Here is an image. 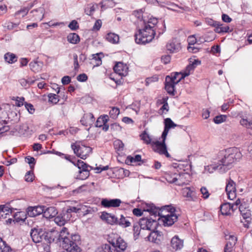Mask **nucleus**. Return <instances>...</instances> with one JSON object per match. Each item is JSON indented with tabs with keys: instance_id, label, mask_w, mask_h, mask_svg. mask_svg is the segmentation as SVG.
I'll use <instances>...</instances> for the list:
<instances>
[{
	"instance_id": "obj_1",
	"label": "nucleus",
	"mask_w": 252,
	"mask_h": 252,
	"mask_svg": "<svg viewBox=\"0 0 252 252\" xmlns=\"http://www.w3.org/2000/svg\"><path fill=\"white\" fill-rule=\"evenodd\" d=\"M158 23V19L156 18L150 19L148 22L144 23V27L143 29H139L138 32L134 35L135 41L139 44H145L150 42L154 38L156 32H158V38L166 30L165 25L164 23L162 25L163 30L160 31H157L156 25Z\"/></svg>"
},
{
	"instance_id": "obj_2",
	"label": "nucleus",
	"mask_w": 252,
	"mask_h": 252,
	"mask_svg": "<svg viewBox=\"0 0 252 252\" xmlns=\"http://www.w3.org/2000/svg\"><path fill=\"white\" fill-rule=\"evenodd\" d=\"M147 211L149 212L152 216H154V218L158 217V220L162 219L164 226L172 225L178 219L177 216L175 214V209L169 206L159 209L152 205L149 209H147Z\"/></svg>"
},
{
	"instance_id": "obj_3",
	"label": "nucleus",
	"mask_w": 252,
	"mask_h": 252,
	"mask_svg": "<svg viewBox=\"0 0 252 252\" xmlns=\"http://www.w3.org/2000/svg\"><path fill=\"white\" fill-rule=\"evenodd\" d=\"M59 239L63 241V247L67 252H81V238L78 234H70L67 228L63 227L60 232Z\"/></svg>"
},
{
	"instance_id": "obj_4",
	"label": "nucleus",
	"mask_w": 252,
	"mask_h": 252,
	"mask_svg": "<svg viewBox=\"0 0 252 252\" xmlns=\"http://www.w3.org/2000/svg\"><path fill=\"white\" fill-rule=\"evenodd\" d=\"M219 155L223 156L219 164L220 166L223 167L229 166L235 160L240 159L242 156L241 153L235 148H230L220 151Z\"/></svg>"
},
{
	"instance_id": "obj_5",
	"label": "nucleus",
	"mask_w": 252,
	"mask_h": 252,
	"mask_svg": "<svg viewBox=\"0 0 252 252\" xmlns=\"http://www.w3.org/2000/svg\"><path fill=\"white\" fill-rule=\"evenodd\" d=\"M71 147L76 155L82 159H85L91 153L92 149L83 144L80 145L79 143H72Z\"/></svg>"
},
{
	"instance_id": "obj_6",
	"label": "nucleus",
	"mask_w": 252,
	"mask_h": 252,
	"mask_svg": "<svg viewBox=\"0 0 252 252\" xmlns=\"http://www.w3.org/2000/svg\"><path fill=\"white\" fill-rule=\"evenodd\" d=\"M154 145V151L161 155H164L166 158L171 157L167 151L166 145L164 142L156 141L152 143Z\"/></svg>"
},
{
	"instance_id": "obj_7",
	"label": "nucleus",
	"mask_w": 252,
	"mask_h": 252,
	"mask_svg": "<svg viewBox=\"0 0 252 252\" xmlns=\"http://www.w3.org/2000/svg\"><path fill=\"white\" fill-rule=\"evenodd\" d=\"M235 182L229 179L226 183L225 191L227 195L228 198L230 200H233L236 197V189Z\"/></svg>"
},
{
	"instance_id": "obj_8",
	"label": "nucleus",
	"mask_w": 252,
	"mask_h": 252,
	"mask_svg": "<svg viewBox=\"0 0 252 252\" xmlns=\"http://www.w3.org/2000/svg\"><path fill=\"white\" fill-rule=\"evenodd\" d=\"M112 249L113 252H116L117 251L120 252H123L125 251L127 247V244L126 242L121 237H119L116 243L112 242Z\"/></svg>"
},
{
	"instance_id": "obj_9",
	"label": "nucleus",
	"mask_w": 252,
	"mask_h": 252,
	"mask_svg": "<svg viewBox=\"0 0 252 252\" xmlns=\"http://www.w3.org/2000/svg\"><path fill=\"white\" fill-rule=\"evenodd\" d=\"M44 232L38 229H32L30 235L33 242L37 243L41 242L43 240Z\"/></svg>"
},
{
	"instance_id": "obj_10",
	"label": "nucleus",
	"mask_w": 252,
	"mask_h": 252,
	"mask_svg": "<svg viewBox=\"0 0 252 252\" xmlns=\"http://www.w3.org/2000/svg\"><path fill=\"white\" fill-rule=\"evenodd\" d=\"M122 203V201L119 199H103L101 200V204L104 207L110 208V207H117L120 206Z\"/></svg>"
},
{
	"instance_id": "obj_11",
	"label": "nucleus",
	"mask_w": 252,
	"mask_h": 252,
	"mask_svg": "<svg viewBox=\"0 0 252 252\" xmlns=\"http://www.w3.org/2000/svg\"><path fill=\"white\" fill-rule=\"evenodd\" d=\"M45 10L43 7H40L37 9L31 11L30 16L35 21H40L44 17Z\"/></svg>"
},
{
	"instance_id": "obj_12",
	"label": "nucleus",
	"mask_w": 252,
	"mask_h": 252,
	"mask_svg": "<svg viewBox=\"0 0 252 252\" xmlns=\"http://www.w3.org/2000/svg\"><path fill=\"white\" fill-rule=\"evenodd\" d=\"M109 120V117L107 115L99 117L95 124V126L98 127H102V129L106 131L109 129V125L107 124V122Z\"/></svg>"
},
{
	"instance_id": "obj_13",
	"label": "nucleus",
	"mask_w": 252,
	"mask_h": 252,
	"mask_svg": "<svg viewBox=\"0 0 252 252\" xmlns=\"http://www.w3.org/2000/svg\"><path fill=\"white\" fill-rule=\"evenodd\" d=\"M44 206H37L34 207H30L28 208V214L30 217H35L41 214H43L44 210Z\"/></svg>"
},
{
	"instance_id": "obj_14",
	"label": "nucleus",
	"mask_w": 252,
	"mask_h": 252,
	"mask_svg": "<svg viewBox=\"0 0 252 252\" xmlns=\"http://www.w3.org/2000/svg\"><path fill=\"white\" fill-rule=\"evenodd\" d=\"M133 221L132 218L129 217H125L121 215L120 218H117L116 225H119L123 228H126L131 225V222Z\"/></svg>"
},
{
	"instance_id": "obj_15",
	"label": "nucleus",
	"mask_w": 252,
	"mask_h": 252,
	"mask_svg": "<svg viewBox=\"0 0 252 252\" xmlns=\"http://www.w3.org/2000/svg\"><path fill=\"white\" fill-rule=\"evenodd\" d=\"M100 218L108 224L111 225L116 224L117 218L114 215L103 212L101 213Z\"/></svg>"
},
{
	"instance_id": "obj_16",
	"label": "nucleus",
	"mask_w": 252,
	"mask_h": 252,
	"mask_svg": "<svg viewBox=\"0 0 252 252\" xmlns=\"http://www.w3.org/2000/svg\"><path fill=\"white\" fill-rule=\"evenodd\" d=\"M113 69L115 73L121 76H126L127 74V67L121 62L117 63Z\"/></svg>"
},
{
	"instance_id": "obj_17",
	"label": "nucleus",
	"mask_w": 252,
	"mask_h": 252,
	"mask_svg": "<svg viewBox=\"0 0 252 252\" xmlns=\"http://www.w3.org/2000/svg\"><path fill=\"white\" fill-rule=\"evenodd\" d=\"M60 233L57 231L53 230L48 232H44L43 239L48 243L54 242L56 238L59 239Z\"/></svg>"
},
{
	"instance_id": "obj_18",
	"label": "nucleus",
	"mask_w": 252,
	"mask_h": 252,
	"mask_svg": "<svg viewBox=\"0 0 252 252\" xmlns=\"http://www.w3.org/2000/svg\"><path fill=\"white\" fill-rule=\"evenodd\" d=\"M175 85L176 84L172 82V79H171L169 76L166 77L165 89L169 94L172 95L175 94L174 91Z\"/></svg>"
},
{
	"instance_id": "obj_19",
	"label": "nucleus",
	"mask_w": 252,
	"mask_h": 252,
	"mask_svg": "<svg viewBox=\"0 0 252 252\" xmlns=\"http://www.w3.org/2000/svg\"><path fill=\"white\" fill-rule=\"evenodd\" d=\"M58 214L57 209L55 207L44 208L43 216L47 219H52L55 217Z\"/></svg>"
},
{
	"instance_id": "obj_20",
	"label": "nucleus",
	"mask_w": 252,
	"mask_h": 252,
	"mask_svg": "<svg viewBox=\"0 0 252 252\" xmlns=\"http://www.w3.org/2000/svg\"><path fill=\"white\" fill-rule=\"evenodd\" d=\"M166 48L170 53H174L178 51L181 48V46L178 42L173 39L167 44Z\"/></svg>"
},
{
	"instance_id": "obj_21",
	"label": "nucleus",
	"mask_w": 252,
	"mask_h": 252,
	"mask_svg": "<svg viewBox=\"0 0 252 252\" xmlns=\"http://www.w3.org/2000/svg\"><path fill=\"white\" fill-rule=\"evenodd\" d=\"M183 240L179 239L178 236H175L171 240V246L175 251L181 249L183 247Z\"/></svg>"
},
{
	"instance_id": "obj_22",
	"label": "nucleus",
	"mask_w": 252,
	"mask_h": 252,
	"mask_svg": "<svg viewBox=\"0 0 252 252\" xmlns=\"http://www.w3.org/2000/svg\"><path fill=\"white\" fill-rule=\"evenodd\" d=\"M29 66L33 72H38L41 70L43 66V63L42 62L34 61L30 63Z\"/></svg>"
},
{
	"instance_id": "obj_23",
	"label": "nucleus",
	"mask_w": 252,
	"mask_h": 252,
	"mask_svg": "<svg viewBox=\"0 0 252 252\" xmlns=\"http://www.w3.org/2000/svg\"><path fill=\"white\" fill-rule=\"evenodd\" d=\"M94 118L92 113L85 115L81 119L80 122L82 125L87 126L91 125L94 121Z\"/></svg>"
},
{
	"instance_id": "obj_24",
	"label": "nucleus",
	"mask_w": 252,
	"mask_h": 252,
	"mask_svg": "<svg viewBox=\"0 0 252 252\" xmlns=\"http://www.w3.org/2000/svg\"><path fill=\"white\" fill-rule=\"evenodd\" d=\"M186 174L185 173L179 174L175 173L173 175V179L168 180V182L170 183H175L176 185H180L184 183L182 179Z\"/></svg>"
},
{
	"instance_id": "obj_25",
	"label": "nucleus",
	"mask_w": 252,
	"mask_h": 252,
	"mask_svg": "<svg viewBox=\"0 0 252 252\" xmlns=\"http://www.w3.org/2000/svg\"><path fill=\"white\" fill-rule=\"evenodd\" d=\"M220 208L221 214L225 215H228L231 209L233 211L236 209V208H234V206L231 205L230 203H224L220 206Z\"/></svg>"
},
{
	"instance_id": "obj_26",
	"label": "nucleus",
	"mask_w": 252,
	"mask_h": 252,
	"mask_svg": "<svg viewBox=\"0 0 252 252\" xmlns=\"http://www.w3.org/2000/svg\"><path fill=\"white\" fill-rule=\"evenodd\" d=\"M184 195L185 197L188 198L189 201H194L196 197L195 195V193L191 190L190 188H186L183 191Z\"/></svg>"
},
{
	"instance_id": "obj_27",
	"label": "nucleus",
	"mask_w": 252,
	"mask_h": 252,
	"mask_svg": "<svg viewBox=\"0 0 252 252\" xmlns=\"http://www.w3.org/2000/svg\"><path fill=\"white\" fill-rule=\"evenodd\" d=\"M158 224V222L157 221L156 219H149L148 222L147 224V227H146L145 229L151 231H154L156 229Z\"/></svg>"
},
{
	"instance_id": "obj_28",
	"label": "nucleus",
	"mask_w": 252,
	"mask_h": 252,
	"mask_svg": "<svg viewBox=\"0 0 252 252\" xmlns=\"http://www.w3.org/2000/svg\"><path fill=\"white\" fill-rule=\"evenodd\" d=\"M67 41L72 44H77L80 41V37L76 33H70L67 36Z\"/></svg>"
},
{
	"instance_id": "obj_29",
	"label": "nucleus",
	"mask_w": 252,
	"mask_h": 252,
	"mask_svg": "<svg viewBox=\"0 0 252 252\" xmlns=\"http://www.w3.org/2000/svg\"><path fill=\"white\" fill-rule=\"evenodd\" d=\"M106 39L109 42L116 44L118 43L119 41V36L118 34L114 33H108L106 36Z\"/></svg>"
},
{
	"instance_id": "obj_30",
	"label": "nucleus",
	"mask_w": 252,
	"mask_h": 252,
	"mask_svg": "<svg viewBox=\"0 0 252 252\" xmlns=\"http://www.w3.org/2000/svg\"><path fill=\"white\" fill-rule=\"evenodd\" d=\"M4 60L5 61L9 63H13L17 61V57L16 56L11 53H7L4 55Z\"/></svg>"
},
{
	"instance_id": "obj_31",
	"label": "nucleus",
	"mask_w": 252,
	"mask_h": 252,
	"mask_svg": "<svg viewBox=\"0 0 252 252\" xmlns=\"http://www.w3.org/2000/svg\"><path fill=\"white\" fill-rule=\"evenodd\" d=\"M185 76L183 73L175 72L173 75H171L170 76L171 79H172V82L177 84L182 79H184Z\"/></svg>"
},
{
	"instance_id": "obj_32",
	"label": "nucleus",
	"mask_w": 252,
	"mask_h": 252,
	"mask_svg": "<svg viewBox=\"0 0 252 252\" xmlns=\"http://www.w3.org/2000/svg\"><path fill=\"white\" fill-rule=\"evenodd\" d=\"M229 30V27L228 26H224L222 24H220L219 22L218 26H217L215 29V32L220 33L223 32H227Z\"/></svg>"
},
{
	"instance_id": "obj_33",
	"label": "nucleus",
	"mask_w": 252,
	"mask_h": 252,
	"mask_svg": "<svg viewBox=\"0 0 252 252\" xmlns=\"http://www.w3.org/2000/svg\"><path fill=\"white\" fill-rule=\"evenodd\" d=\"M140 161H141V156L139 155H136L134 157L128 156L126 158V162L127 164H129L131 163H136Z\"/></svg>"
},
{
	"instance_id": "obj_34",
	"label": "nucleus",
	"mask_w": 252,
	"mask_h": 252,
	"mask_svg": "<svg viewBox=\"0 0 252 252\" xmlns=\"http://www.w3.org/2000/svg\"><path fill=\"white\" fill-rule=\"evenodd\" d=\"M77 166L78 168L80 169L79 172L81 174L82 173L84 170H89L88 168L92 169V167L91 166L87 165L86 163H84L83 161L80 160H78Z\"/></svg>"
},
{
	"instance_id": "obj_35",
	"label": "nucleus",
	"mask_w": 252,
	"mask_h": 252,
	"mask_svg": "<svg viewBox=\"0 0 252 252\" xmlns=\"http://www.w3.org/2000/svg\"><path fill=\"white\" fill-rule=\"evenodd\" d=\"M54 218L55 223L59 226H63L67 222L61 214Z\"/></svg>"
},
{
	"instance_id": "obj_36",
	"label": "nucleus",
	"mask_w": 252,
	"mask_h": 252,
	"mask_svg": "<svg viewBox=\"0 0 252 252\" xmlns=\"http://www.w3.org/2000/svg\"><path fill=\"white\" fill-rule=\"evenodd\" d=\"M164 128L170 129L171 128H174L177 126L170 118H166L164 120Z\"/></svg>"
},
{
	"instance_id": "obj_37",
	"label": "nucleus",
	"mask_w": 252,
	"mask_h": 252,
	"mask_svg": "<svg viewBox=\"0 0 252 252\" xmlns=\"http://www.w3.org/2000/svg\"><path fill=\"white\" fill-rule=\"evenodd\" d=\"M141 139L144 141V142L147 144L151 143L152 139L150 135L145 130L140 135Z\"/></svg>"
},
{
	"instance_id": "obj_38",
	"label": "nucleus",
	"mask_w": 252,
	"mask_h": 252,
	"mask_svg": "<svg viewBox=\"0 0 252 252\" xmlns=\"http://www.w3.org/2000/svg\"><path fill=\"white\" fill-rule=\"evenodd\" d=\"M141 229L142 228H140V226L137 223L133 224V237L135 240L138 238Z\"/></svg>"
},
{
	"instance_id": "obj_39",
	"label": "nucleus",
	"mask_w": 252,
	"mask_h": 252,
	"mask_svg": "<svg viewBox=\"0 0 252 252\" xmlns=\"http://www.w3.org/2000/svg\"><path fill=\"white\" fill-rule=\"evenodd\" d=\"M227 116L224 115H220L219 116H216L214 118V122L215 123L217 124H219L221 123L225 122L226 120Z\"/></svg>"
},
{
	"instance_id": "obj_40",
	"label": "nucleus",
	"mask_w": 252,
	"mask_h": 252,
	"mask_svg": "<svg viewBox=\"0 0 252 252\" xmlns=\"http://www.w3.org/2000/svg\"><path fill=\"white\" fill-rule=\"evenodd\" d=\"M233 240L232 242H230V241H228L225 245L224 249V252H230L234 246H235V241L234 238H233Z\"/></svg>"
},
{
	"instance_id": "obj_41",
	"label": "nucleus",
	"mask_w": 252,
	"mask_h": 252,
	"mask_svg": "<svg viewBox=\"0 0 252 252\" xmlns=\"http://www.w3.org/2000/svg\"><path fill=\"white\" fill-rule=\"evenodd\" d=\"M33 5L31 4L30 6L24 7L16 12L15 15H18L22 14V16L24 17L28 13L29 10L32 7Z\"/></svg>"
},
{
	"instance_id": "obj_42",
	"label": "nucleus",
	"mask_w": 252,
	"mask_h": 252,
	"mask_svg": "<svg viewBox=\"0 0 252 252\" xmlns=\"http://www.w3.org/2000/svg\"><path fill=\"white\" fill-rule=\"evenodd\" d=\"M49 98V101L54 103L56 104L59 101V96L54 94H49L48 95Z\"/></svg>"
},
{
	"instance_id": "obj_43",
	"label": "nucleus",
	"mask_w": 252,
	"mask_h": 252,
	"mask_svg": "<svg viewBox=\"0 0 252 252\" xmlns=\"http://www.w3.org/2000/svg\"><path fill=\"white\" fill-rule=\"evenodd\" d=\"M240 124L246 127L252 129V121H248L247 119H242L240 121Z\"/></svg>"
},
{
	"instance_id": "obj_44",
	"label": "nucleus",
	"mask_w": 252,
	"mask_h": 252,
	"mask_svg": "<svg viewBox=\"0 0 252 252\" xmlns=\"http://www.w3.org/2000/svg\"><path fill=\"white\" fill-rule=\"evenodd\" d=\"M119 114V109L115 107H113L109 112V115L113 119H116Z\"/></svg>"
},
{
	"instance_id": "obj_45",
	"label": "nucleus",
	"mask_w": 252,
	"mask_h": 252,
	"mask_svg": "<svg viewBox=\"0 0 252 252\" xmlns=\"http://www.w3.org/2000/svg\"><path fill=\"white\" fill-rule=\"evenodd\" d=\"M222 166H220V164L218 165L216 164H212L205 167V170H207L209 173H212L215 170H216L217 169L220 170Z\"/></svg>"
},
{
	"instance_id": "obj_46",
	"label": "nucleus",
	"mask_w": 252,
	"mask_h": 252,
	"mask_svg": "<svg viewBox=\"0 0 252 252\" xmlns=\"http://www.w3.org/2000/svg\"><path fill=\"white\" fill-rule=\"evenodd\" d=\"M148 218H143L140 219L139 223H137L142 229H145L147 227V224L148 222Z\"/></svg>"
},
{
	"instance_id": "obj_47",
	"label": "nucleus",
	"mask_w": 252,
	"mask_h": 252,
	"mask_svg": "<svg viewBox=\"0 0 252 252\" xmlns=\"http://www.w3.org/2000/svg\"><path fill=\"white\" fill-rule=\"evenodd\" d=\"M158 234L157 232H152L149 236V240L155 243H158L159 239H158Z\"/></svg>"
},
{
	"instance_id": "obj_48",
	"label": "nucleus",
	"mask_w": 252,
	"mask_h": 252,
	"mask_svg": "<svg viewBox=\"0 0 252 252\" xmlns=\"http://www.w3.org/2000/svg\"><path fill=\"white\" fill-rule=\"evenodd\" d=\"M13 210L14 209L10 207L9 205L7 204L0 206V210L4 211L6 214H8V216L12 213Z\"/></svg>"
},
{
	"instance_id": "obj_49",
	"label": "nucleus",
	"mask_w": 252,
	"mask_h": 252,
	"mask_svg": "<svg viewBox=\"0 0 252 252\" xmlns=\"http://www.w3.org/2000/svg\"><path fill=\"white\" fill-rule=\"evenodd\" d=\"M114 146L115 148L118 151H123L124 144L121 140H117L114 141Z\"/></svg>"
},
{
	"instance_id": "obj_50",
	"label": "nucleus",
	"mask_w": 252,
	"mask_h": 252,
	"mask_svg": "<svg viewBox=\"0 0 252 252\" xmlns=\"http://www.w3.org/2000/svg\"><path fill=\"white\" fill-rule=\"evenodd\" d=\"M25 161L28 163L31 169H33L35 163V159L33 157L28 156L25 158Z\"/></svg>"
},
{
	"instance_id": "obj_51",
	"label": "nucleus",
	"mask_w": 252,
	"mask_h": 252,
	"mask_svg": "<svg viewBox=\"0 0 252 252\" xmlns=\"http://www.w3.org/2000/svg\"><path fill=\"white\" fill-rule=\"evenodd\" d=\"M10 246L0 237V252H5L6 248H8Z\"/></svg>"
},
{
	"instance_id": "obj_52",
	"label": "nucleus",
	"mask_w": 252,
	"mask_h": 252,
	"mask_svg": "<svg viewBox=\"0 0 252 252\" xmlns=\"http://www.w3.org/2000/svg\"><path fill=\"white\" fill-rule=\"evenodd\" d=\"M61 214L64 217V219H65L66 221L69 220L72 217L71 213H70V212L67 209L63 210Z\"/></svg>"
},
{
	"instance_id": "obj_53",
	"label": "nucleus",
	"mask_w": 252,
	"mask_h": 252,
	"mask_svg": "<svg viewBox=\"0 0 252 252\" xmlns=\"http://www.w3.org/2000/svg\"><path fill=\"white\" fill-rule=\"evenodd\" d=\"M34 178V175L32 171H28L25 176V181L29 182H32Z\"/></svg>"
},
{
	"instance_id": "obj_54",
	"label": "nucleus",
	"mask_w": 252,
	"mask_h": 252,
	"mask_svg": "<svg viewBox=\"0 0 252 252\" xmlns=\"http://www.w3.org/2000/svg\"><path fill=\"white\" fill-rule=\"evenodd\" d=\"M194 68L193 66H192L190 64H189L186 67V69L185 72L183 73V74L184 75V76H185L186 77V76H189L191 73V72H192L194 70Z\"/></svg>"
},
{
	"instance_id": "obj_55",
	"label": "nucleus",
	"mask_w": 252,
	"mask_h": 252,
	"mask_svg": "<svg viewBox=\"0 0 252 252\" xmlns=\"http://www.w3.org/2000/svg\"><path fill=\"white\" fill-rule=\"evenodd\" d=\"M68 27L73 31H75L79 28L77 22L76 20L72 21L68 25Z\"/></svg>"
},
{
	"instance_id": "obj_56",
	"label": "nucleus",
	"mask_w": 252,
	"mask_h": 252,
	"mask_svg": "<svg viewBox=\"0 0 252 252\" xmlns=\"http://www.w3.org/2000/svg\"><path fill=\"white\" fill-rule=\"evenodd\" d=\"M95 8L94 5L90 6L89 5L85 8V12L86 14L88 15H91L93 13L94 11Z\"/></svg>"
},
{
	"instance_id": "obj_57",
	"label": "nucleus",
	"mask_w": 252,
	"mask_h": 252,
	"mask_svg": "<svg viewBox=\"0 0 252 252\" xmlns=\"http://www.w3.org/2000/svg\"><path fill=\"white\" fill-rule=\"evenodd\" d=\"M200 191L203 195V197L204 199H207L209 197L210 193L207 189L205 187H202L200 189Z\"/></svg>"
},
{
	"instance_id": "obj_58",
	"label": "nucleus",
	"mask_w": 252,
	"mask_h": 252,
	"mask_svg": "<svg viewBox=\"0 0 252 252\" xmlns=\"http://www.w3.org/2000/svg\"><path fill=\"white\" fill-rule=\"evenodd\" d=\"M25 106L30 113L33 114L34 112L33 106L32 104L25 102Z\"/></svg>"
},
{
	"instance_id": "obj_59",
	"label": "nucleus",
	"mask_w": 252,
	"mask_h": 252,
	"mask_svg": "<svg viewBox=\"0 0 252 252\" xmlns=\"http://www.w3.org/2000/svg\"><path fill=\"white\" fill-rule=\"evenodd\" d=\"M19 82L20 84H21V85L24 88H25V89L29 88V84H28V79H26L25 78H22L19 80Z\"/></svg>"
},
{
	"instance_id": "obj_60",
	"label": "nucleus",
	"mask_w": 252,
	"mask_h": 252,
	"mask_svg": "<svg viewBox=\"0 0 252 252\" xmlns=\"http://www.w3.org/2000/svg\"><path fill=\"white\" fill-rule=\"evenodd\" d=\"M77 79L80 82H85L87 80L88 76L85 73L81 74L77 76Z\"/></svg>"
},
{
	"instance_id": "obj_61",
	"label": "nucleus",
	"mask_w": 252,
	"mask_h": 252,
	"mask_svg": "<svg viewBox=\"0 0 252 252\" xmlns=\"http://www.w3.org/2000/svg\"><path fill=\"white\" fill-rule=\"evenodd\" d=\"M188 41L189 45H193L196 43V38L195 37L194 35H191L189 36Z\"/></svg>"
},
{
	"instance_id": "obj_62",
	"label": "nucleus",
	"mask_w": 252,
	"mask_h": 252,
	"mask_svg": "<svg viewBox=\"0 0 252 252\" xmlns=\"http://www.w3.org/2000/svg\"><path fill=\"white\" fill-rule=\"evenodd\" d=\"M101 21L100 20H97L95 21L94 26H93V30L94 31H98L100 29L101 26Z\"/></svg>"
},
{
	"instance_id": "obj_63",
	"label": "nucleus",
	"mask_w": 252,
	"mask_h": 252,
	"mask_svg": "<svg viewBox=\"0 0 252 252\" xmlns=\"http://www.w3.org/2000/svg\"><path fill=\"white\" fill-rule=\"evenodd\" d=\"M110 129L113 131H120L121 129V127L117 123H113L110 126Z\"/></svg>"
},
{
	"instance_id": "obj_64",
	"label": "nucleus",
	"mask_w": 252,
	"mask_h": 252,
	"mask_svg": "<svg viewBox=\"0 0 252 252\" xmlns=\"http://www.w3.org/2000/svg\"><path fill=\"white\" fill-rule=\"evenodd\" d=\"M24 101H25L24 97H17V98L16 99V105L17 106L20 107V106L23 105L24 104H25Z\"/></svg>"
}]
</instances>
